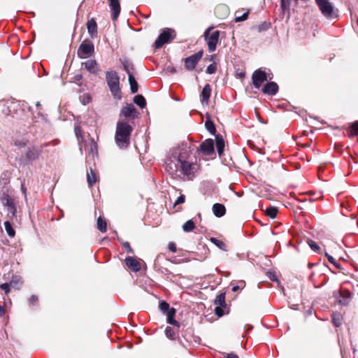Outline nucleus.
Listing matches in <instances>:
<instances>
[{
	"mask_svg": "<svg viewBox=\"0 0 358 358\" xmlns=\"http://www.w3.org/2000/svg\"><path fill=\"white\" fill-rule=\"evenodd\" d=\"M132 130L131 126L128 123L122 120L117 122L115 138L119 148H124L128 147Z\"/></svg>",
	"mask_w": 358,
	"mask_h": 358,
	"instance_id": "f257e3e1",
	"label": "nucleus"
},
{
	"mask_svg": "<svg viewBox=\"0 0 358 358\" xmlns=\"http://www.w3.org/2000/svg\"><path fill=\"white\" fill-rule=\"evenodd\" d=\"M187 150H183V152H180L177 156L176 161L180 164L179 171L182 175L184 180H191L194 177L196 164L189 162L187 160Z\"/></svg>",
	"mask_w": 358,
	"mask_h": 358,
	"instance_id": "f03ea898",
	"label": "nucleus"
},
{
	"mask_svg": "<svg viewBox=\"0 0 358 358\" xmlns=\"http://www.w3.org/2000/svg\"><path fill=\"white\" fill-rule=\"evenodd\" d=\"M107 84L114 97L121 99V90L120 88V78L114 71H108L106 75Z\"/></svg>",
	"mask_w": 358,
	"mask_h": 358,
	"instance_id": "7ed1b4c3",
	"label": "nucleus"
},
{
	"mask_svg": "<svg viewBox=\"0 0 358 358\" xmlns=\"http://www.w3.org/2000/svg\"><path fill=\"white\" fill-rule=\"evenodd\" d=\"M175 36L174 30L169 28L164 29L155 41L154 47L155 48H162L165 43L171 42L175 38Z\"/></svg>",
	"mask_w": 358,
	"mask_h": 358,
	"instance_id": "20e7f679",
	"label": "nucleus"
},
{
	"mask_svg": "<svg viewBox=\"0 0 358 358\" xmlns=\"http://www.w3.org/2000/svg\"><path fill=\"white\" fill-rule=\"evenodd\" d=\"M213 29V27H209L204 33V37L207 41L208 48L210 52L215 50L220 38V31L218 30L214 31L210 34Z\"/></svg>",
	"mask_w": 358,
	"mask_h": 358,
	"instance_id": "39448f33",
	"label": "nucleus"
},
{
	"mask_svg": "<svg viewBox=\"0 0 358 358\" xmlns=\"http://www.w3.org/2000/svg\"><path fill=\"white\" fill-rule=\"evenodd\" d=\"M322 14L327 18H331L334 14V6L329 0H315Z\"/></svg>",
	"mask_w": 358,
	"mask_h": 358,
	"instance_id": "423d86ee",
	"label": "nucleus"
},
{
	"mask_svg": "<svg viewBox=\"0 0 358 358\" xmlns=\"http://www.w3.org/2000/svg\"><path fill=\"white\" fill-rule=\"evenodd\" d=\"M203 56V51H199L198 52L185 58V67L188 71H192L196 67L198 62L200 61Z\"/></svg>",
	"mask_w": 358,
	"mask_h": 358,
	"instance_id": "0eeeda50",
	"label": "nucleus"
},
{
	"mask_svg": "<svg viewBox=\"0 0 358 358\" xmlns=\"http://www.w3.org/2000/svg\"><path fill=\"white\" fill-rule=\"evenodd\" d=\"M138 116V112L132 103H128L121 109L120 117L127 120H134Z\"/></svg>",
	"mask_w": 358,
	"mask_h": 358,
	"instance_id": "6e6552de",
	"label": "nucleus"
},
{
	"mask_svg": "<svg viewBox=\"0 0 358 358\" xmlns=\"http://www.w3.org/2000/svg\"><path fill=\"white\" fill-rule=\"evenodd\" d=\"M94 45L91 42H83L78 50V56L80 58H86L94 52Z\"/></svg>",
	"mask_w": 358,
	"mask_h": 358,
	"instance_id": "1a4fd4ad",
	"label": "nucleus"
},
{
	"mask_svg": "<svg viewBox=\"0 0 358 358\" xmlns=\"http://www.w3.org/2000/svg\"><path fill=\"white\" fill-rule=\"evenodd\" d=\"M252 79L255 87L259 89L262 83L267 80L266 73L261 69L256 70L252 74Z\"/></svg>",
	"mask_w": 358,
	"mask_h": 358,
	"instance_id": "9d476101",
	"label": "nucleus"
},
{
	"mask_svg": "<svg viewBox=\"0 0 358 358\" xmlns=\"http://www.w3.org/2000/svg\"><path fill=\"white\" fill-rule=\"evenodd\" d=\"M172 158L169 159L166 162V169L169 172L170 175H175L179 171L180 164L176 161L177 157H173Z\"/></svg>",
	"mask_w": 358,
	"mask_h": 358,
	"instance_id": "9b49d317",
	"label": "nucleus"
},
{
	"mask_svg": "<svg viewBox=\"0 0 358 358\" xmlns=\"http://www.w3.org/2000/svg\"><path fill=\"white\" fill-rule=\"evenodd\" d=\"M200 150L205 155H210L214 152V142L211 138L206 139L200 145Z\"/></svg>",
	"mask_w": 358,
	"mask_h": 358,
	"instance_id": "f8f14e48",
	"label": "nucleus"
},
{
	"mask_svg": "<svg viewBox=\"0 0 358 358\" xmlns=\"http://www.w3.org/2000/svg\"><path fill=\"white\" fill-rule=\"evenodd\" d=\"M110 8L112 12L113 20H116L120 13V0H108Z\"/></svg>",
	"mask_w": 358,
	"mask_h": 358,
	"instance_id": "ddd939ff",
	"label": "nucleus"
},
{
	"mask_svg": "<svg viewBox=\"0 0 358 358\" xmlns=\"http://www.w3.org/2000/svg\"><path fill=\"white\" fill-rule=\"evenodd\" d=\"M82 66L91 73L96 74L99 71L97 62L94 59H89L82 63Z\"/></svg>",
	"mask_w": 358,
	"mask_h": 358,
	"instance_id": "4468645a",
	"label": "nucleus"
},
{
	"mask_svg": "<svg viewBox=\"0 0 358 358\" xmlns=\"http://www.w3.org/2000/svg\"><path fill=\"white\" fill-rule=\"evenodd\" d=\"M211 94V88L209 84H206L203 88L201 93L200 94L201 96V102L202 105H208L209 101V98Z\"/></svg>",
	"mask_w": 358,
	"mask_h": 358,
	"instance_id": "2eb2a0df",
	"label": "nucleus"
},
{
	"mask_svg": "<svg viewBox=\"0 0 358 358\" xmlns=\"http://www.w3.org/2000/svg\"><path fill=\"white\" fill-rule=\"evenodd\" d=\"M278 86L274 82L268 83L262 89V92L264 94L268 95H274L278 92Z\"/></svg>",
	"mask_w": 358,
	"mask_h": 358,
	"instance_id": "dca6fc26",
	"label": "nucleus"
},
{
	"mask_svg": "<svg viewBox=\"0 0 358 358\" xmlns=\"http://www.w3.org/2000/svg\"><path fill=\"white\" fill-rule=\"evenodd\" d=\"M213 213L217 217H221L226 213V208L223 204L215 203L212 208Z\"/></svg>",
	"mask_w": 358,
	"mask_h": 358,
	"instance_id": "f3484780",
	"label": "nucleus"
},
{
	"mask_svg": "<svg viewBox=\"0 0 358 358\" xmlns=\"http://www.w3.org/2000/svg\"><path fill=\"white\" fill-rule=\"evenodd\" d=\"M127 266L134 271H138L141 269L140 263L134 258L129 257L125 259Z\"/></svg>",
	"mask_w": 358,
	"mask_h": 358,
	"instance_id": "a211bd4d",
	"label": "nucleus"
},
{
	"mask_svg": "<svg viewBox=\"0 0 358 358\" xmlns=\"http://www.w3.org/2000/svg\"><path fill=\"white\" fill-rule=\"evenodd\" d=\"M87 28L89 34L94 37L97 34V24L94 19L92 18L87 22Z\"/></svg>",
	"mask_w": 358,
	"mask_h": 358,
	"instance_id": "6ab92c4d",
	"label": "nucleus"
},
{
	"mask_svg": "<svg viewBox=\"0 0 358 358\" xmlns=\"http://www.w3.org/2000/svg\"><path fill=\"white\" fill-rule=\"evenodd\" d=\"M41 152V149L32 148L28 150L26 154V157L29 161H33L38 158Z\"/></svg>",
	"mask_w": 358,
	"mask_h": 358,
	"instance_id": "aec40b11",
	"label": "nucleus"
},
{
	"mask_svg": "<svg viewBox=\"0 0 358 358\" xmlns=\"http://www.w3.org/2000/svg\"><path fill=\"white\" fill-rule=\"evenodd\" d=\"M351 293L349 291H342L338 298V303L341 305H348L351 299Z\"/></svg>",
	"mask_w": 358,
	"mask_h": 358,
	"instance_id": "412c9836",
	"label": "nucleus"
},
{
	"mask_svg": "<svg viewBox=\"0 0 358 358\" xmlns=\"http://www.w3.org/2000/svg\"><path fill=\"white\" fill-rule=\"evenodd\" d=\"M175 315H176V310H175V308H171L166 313L167 322L170 324H172L173 326L179 327H180L179 322L174 319Z\"/></svg>",
	"mask_w": 358,
	"mask_h": 358,
	"instance_id": "4be33fe9",
	"label": "nucleus"
},
{
	"mask_svg": "<svg viewBox=\"0 0 358 358\" xmlns=\"http://www.w3.org/2000/svg\"><path fill=\"white\" fill-rule=\"evenodd\" d=\"M216 142V148L218 152V155L221 156L223 154L224 148V141L223 138L221 136H217L215 138Z\"/></svg>",
	"mask_w": 358,
	"mask_h": 358,
	"instance_id": "5701e85b",
	"label": "nucleus"
},
{
	"mask_svg": "<svg viewBox=\"0 0 358 358\" xmlns=\"http://www.w3.org/2000/svg\"><path fill=\"white\" fill-rule=\"evenodd\" d=\"M87 183L90 187H92L97 180V176L96 173L90 168V170L87 173Z\"/></svg>",
	"mask_w": 358,
	"mask_h": 358,
	"instance_id": "b1692460",
	"label": "nucleus"
},
{
	"mask_svg": "<svg viewBox=\"0 0 358 358\" xmlns=\"http://www.w3.org/2000/svg\"><path fill=\"white\" fill-rule=\"evenodd\" d=\"M1 202L6 207H8L15 203L13 199L7 194H3L1 196Z\"/></svg>",
	"mask_w": 358,
	"mask_h": 358,
	"instance_id": "393cba45",
	"label": "nucleus"
},
{
	"mask_svg": "<svg viewBox=\"0 0 358 358\" xmlns=\"http://www.w3.org/2000/svg\"><path fill=\"white\" fill-rule=\"evenodd\" d=\"M129 85H130L131 92L133 94L137 92V91H138V83H137L136 80H135V78H134L133 75H129Z\"/></svg>",
	"mask_w": 358,
	"mask_h": 358,
	"instance_id": "a878e982",
	"label": "nucleus"
},
{
	"mask_svg": "<svg viewBox=\"0 0 358 358\" xmlns=\"http://www.w3.org/2000/svg\"><path fill=\"white\" fill-rule=\"evenodd\" d=\"M90 155L94 157L97 155L98 153V145L94 139H92L90 142Z\"/></svg>",
	"mask_w": 358,
	"mask_h": 358,
	"instance_id": "bb28decb",
	"label": "nucleus"
},
{
	"mask_svg": "<svg viewBox=\"0 0 358 358\" xmlns=\"http://www.w3.org/2000/svg\"><path fill=\"white\" fill-rule=\"evenodd\" d=\"M97 229L102 233H104L106 231L107 229V223L106 220H103L101 217H98L97 219Z\"/></svg>",
	"mask_w": 358,
	"mask_h": 358,
	"instance_id": "cd10ccee",
	"label": "nucleus"
},
{
	"mask_svg": "<svg viewBox=\"0 0 358 358\" xmlns=\"http://www.w3.org/2000/svg\"><path fill=\"white\" fill-rule=\"evenodd\" d=\"M205 127L211 134H215L216 129L215 124L209 117L207 118L205 122Z\"/></svg>",
	"mask_w": 358,
	"mask_h": 358,
	"instance_id": "c85d7f7f",
	"label": "nucleus"
},
{
	"mask_svg": "<svg viewBox=\"0 0 358 358\" xmlns=\"http://www.w3.org/2000/svg\"><path fill=\"white\" fill-rule=\"evenodd\" d=\"M134 101L141 108H145L146 106L145 99L142 95H136L134 99Z\"/></svg>",
	"mask_w": 358,
	"mask_h": 358,
	"instance_id": "c756f323",
	"label": "nucleus"
},
{
	"mask_svg": "<svg viewBox=\"0 0 358 358\" xmlns=\"http://www.w3.org/2000/svg\"><path fill=\"white\" fill-rule=\"evenodd\" d=\"M124 70L127 73L128 76L133 75V71L134 70V65L131 62L129 61H124L122 63Z\"/></svg>",
	"mask_w": 358,
	"mask_h": 358,
	"instance_id": "7c9ffc66",
	"label": "nucleus"
},
{
	"mask_svg": "<svg viewBox=\"0 0 358 358\" xmlns=\"http://www.w3.org/2000/svg\"><path fill=\"white\" fill-rule=\"evenodd\" d=\"M4 227H5L6 231L7 234L8 235V236H10L11 238L15 236V231L9 221H6L4 222Z\"/></svg>",
	"mask_w": 358,
	"mask_h": 358,
	"instance_id": "2f4dec72",
	"label": "nucleus"
},
{
	"mask_svg": "<svg viewBox=\"0 0 358 358\" xmlns=\"http://www.w3.org/2000/svg\"><path fill=\"white\" fill-rule=\"evenodd\" d=\"M16 282L13 280L9 283H3L0 285V288L8 294L10 292V287H15Z\"/></svg>",
	"mask_w": 358,
	"mask_h": 358,
	"instance_id": "473e14b6",
	"label": "nucleus"
},
{
	"mask_svg": "<svg viewBox=\"0 0 358 358\" xmlns=\"http://www.w3.org/2000/svg\"><path fill=\"white\" fill-rule=\"evenodd\" d=\"M350 136H358V121L354 122L350 127L348 131Z\"/></svg>",
	"mask_w": 358,
	"mask_h": 358,
	"instance_id": "72a5a7b5",
	"label": "nucleus"
},
{
	"mask_svg": "<svg viewBox=\"0 0 358 358\" xmlns=\"http://www.w3.org/2000/svg\"><path fill=\"white\" fill-rule=\"evenodd\" d=\"M215 303L219 306H226L224 294H220L216 296Z\"/></svg>",
	"mask_w": 358,
	"mask_h": 358,
	"instance_id": "f704fd0d",
	"label": "nucleus"
},
{
	"mask_svg": "<svg viewBox=\"0 0 358 358\" xmlns=\"http://www.w3.org/2000/svg\"><path fill=\"white\" fill-rule=\"evenodd\" d=\"M194 228L195 224L192 220L187 221L182 226L183 230L187 232L192 231Z\"/></svg>",
	"mask_w": 358,
	"mask_h": 358,
	"instance_id": "c9c22d12",
	"label": "nucleus"
},
{
	"mask_svg": "<svg viewBox=\"0 0 358 358\" xmlns=\"http://www.w3.org/2000/svg\"><path fill=\"white\" fill-rule=\"evenodd\" d=\"M277 213H278V210L275 207H269V208H267L266 210V215H268L269 217H271L272 219H273L276 217Z\"/></svg>",
	"mask_w": 358,
	"mask_h": 358,
	"instance_id": "e433bc0d",
	"label": "nucleus"
},
{
	"mask_svg": "<svg viewBox=\"0 0 358 358\" xmlns=\"http://www.w3.org/2000/svg\"><path fill=\"white\" fill-rule=\"evenodd\" d=\"M210 241L215 244L217 247H218L220 249L222 250H227L226 249V245L224 242L215 238H211Z\"/></svg>",
	"mask_w": 358,
	"mask_h": 358,
	"instance_id": "4c0bfd02",
	"label": "nucleus"
},
{
	"mask_svg": "<svg viewBox=\"0 0 358 358\" xmlns=\"http://www.w3.org/2000/svg\"><path fill=\"white\" fill-rule=\"evenodd\" d=\"M249 12L247 11L244 13L243 15H240L239 12L237 11L235 13V21L236 22H243L248 19Z\"/></svg>",
	"mask_w": 358,
	"mask_h": 358,
	"instance_id": "58836bf2",
	"label": "nucleus"
},
{
	"mask_svg": "<svg viewBox=\"0 0 358 358\" xmlns=\"http://www.w3.org/2000/svg\"><path fill=\"white\" fill-rule=\"evenodd\" d=\"M332 320L336 327H339L341 324V315L338 313H333Z\"/></svg>",
	"mask_w": 358,
	"mask_h": 358,
	"instance_id": "ea45409f",
	"label": "nucleus"
},
{
	"mask_svg": "<svg viewBox=\"0 0 358 358\" xmlns=\"http://www.w3.org/2000/svg\"><path fill=\"white\" fill-rule=\"evenodd\" d=\"M8 208V216L10 217V218H13L14 217L16 216V212H17V210H16V208H15V203L7 207Z\"/></svg>",
	"mask_w": 358,
	"mask_h": 358,
	"instance_id": "a19ab883",
	"label": "nucleus"
},
{
	"mask_svg": "<svg viewBox=\"0 0 358 358\" xmlns=\"http://www.w3.org/2000/svg\"><path fill=\"white\" fill-rule=\"evenodd\" d=\"M166 336L170 339H175L176 334L173 329L170 327H167L165 330Z\"/></svg>",
	"mask_w": 358,
	"mask_h": 358,
	"instance_id": "79ce46f5",
	"label": "nucleus"
},
{
	"mask_svg": "<svg viewBox=\"0 0 358 358\" xmlns=\"http://www.w3.org/2000/svg\"><path fill=\"white\" fill-rule=\"evenodd\" d=\"M159 309L163 313H168V311L171 309L169 308V304L166 301H162L159 303Z\"/></svg>",
	"mask_w": 358,
	"mask_h": 358,
	"instance_id": "37998d69",
	"label": "nucleus"
},
{
	"mask_svg": "<svg viewBox=\"0 0 358 358\" xmlns=\"http://www.w3.org/2000/svg\"><path fill=\"white\" fill-rule=\"evenodd\" d=\"M308 245L310 246V248L315 252H319L320 248V247L318 246V245L313 241L312 240H308Z\"/></svg>",
	"mask_w": 358,
	"mask_h": 358,
	"instance_id": "c03bdc74",
	"label": "nucleus"
},
{
	"mask_svg": "<svg viewBox=\"0 0 358 358\" xmlns=\"http://www.w3.org/2000/svg\"><path fill=\"white\" fill-rule=\"evenodd\" d=\"M217 71V64L215 63H213L210 64L206 69V72L208 74H213L215 73Z\"/></svg>",
	"mask_w": 358,
	"mask_h": 358,
	"instance_id": "a18cd8bd",
	"label": "nucleus"
},
{
	"mask_svg": "<svg viewBox=\"0 0 358 358\" xmlns=\"http://www.w3.org/2000/svg\"><path fill=\"white\" fill-rule=\"evenodd\" d=\"M185 201V196L183 194H181L180 196L178 197L176 201L174 203V206H177L178 204L183 203Z\"/></svg>",
	"mask_w": 358,
	"mask_h": 358,
	"instance_id": "49530a36",
	"label": "nucleus"
},
{
	"mask_svg": "<svg viewBox=\"0 0 358 358\" xmlns=\"http://www.w3.org/2000/svg\"><path fill=\"white\" fill-rule=\"evenodd\" d=\"M223 306H217L215 308V314L218 316V317H221L224 315V312L222 310V308Z\"/></svg>",
	"mask_w": 358,
	"mask_h": 358,
	"instance_id": "de8ad7c7",
	"label": "nucleus"
},
{
	"mask_svg": "<svg viewBox=\"0 0 358 358\" xmlns=\"http://www.w3.org/2000/svg\"><path fill=\"white\" fill-rule=\"evenodd\" d=\"M37 302H38V296L36 295H32L29 299V305H31V306L35 305Z\"/></svg>",
	"mask_w": 358,
	"mask_h": 358,
	"instance_id": "09e8293b",
	"label": "nucleus"
},
{
	"mask_svg": "<svg viewBox=\"0 0 358 358\" xmlns=\"http://www.w3.org/2000/svg\"><path fill=\"white\" fill-rule=\"evenodd\" d=\"M220 10H223L224 11V16L227 15L228 14V8L223 5L219 6L216 8V13H217Z\"/></svg>",
	"mask_w": 358,
	"mask_h": 358,
	"instance_id": "8fccbe9b",
	"label": "nucleus"
},
{
	"mask_svg": "<svg viewBox=\"0 0 358 358\" xmlns=\"http://www.w3.org/2000/svg\"><path fill=\"white\" fill-rule=\"evenodd\" d=\"M168 248L172 252H176L177 251L176 245L173 242H170L169 243Z\"/></svg>",
	"mask_w": 358,
	"mask_h": 358,
	"instance_id": "3c124183",
	"label": "nucleus"
},
{
	"mask_svg": "<svg viewBox=\"0 0 358 358\" xmlns=\"http://www.w3.org/2000/svg\"><path fill=\"white\" fill-rule=\"evenodd\" d=\"M223 356L224 358H239L238 356L234 353V352H230V353H223Z\"/></svg>",
	"mask_w": 358,
	"mask_h": 358,
	"instance_id": "603ef678",
	"label": "nucleus"
},
{
	"mask_svg": "<svg viewBox=\"0 0 358 358\" xmlns=\"http://www.w3.org/2000/svg\"><path fill=\"white\" fill-rule=\"evenodd\" d=\"M270 26V24H267L266 22H264L263 24H262L261 25L258 26V31H262L263 30H265L266 29H268Z\"/></svg>",
	"mask_w": 358,
	"mask_h": 358,
	"instance_id": "864d4df0",
	"label": "nucleus"
},
{
	"mask_svg": "<svg viewBox=\"0 0 358 358\" xmlns=\"http://www.w3.org/2000/svg\"><path fill=\"white\" fill-rule=\"evenodd\" d=\"M325 256L327 257L328 261H329L330 263H331V264H334V265H336V260H335V259H334L332 256H331L330 255H329L327 252H326V253H325Z\"/></svg>",
	"mask_w": 358,
	"mask_h": 358,
	"instance_id": "5fc2aeb1",
	"label": "nucleus"
},
{
	"mask_svg": "<svg viewBox=\"0 0 358 358\" xmlns=\"http://www.w3.org/2000/svg\"><path fill=\"white\" fill-rule=\"evenodd\" d=\"M124 247L126 248L127 252H130V253H132L133 252V250L129 245V243L128 242H125L123 244Z\"/></svg>",
	"mask_w": 358,
	"mask_h": 358,
	"instance_id": "6e6d98bb",
	"label": "nucleus"
},
{
	"mask_svg": "<svg viewBox=\"0 0 358 358\" xmlns=\"http://www.w3.org/2000/svg\"><path fill=\"white\" fill-rule=\"evenodd\" d=\"M75 133L76 136L78 138L80 136H81V129L79 126H76L74 128Z\"/></svg>",
	"mask_w": 358,
	"mask_h": 358,
	"instance_id": "4d7b16f0",
	"label": "nucleus"
},
{
	"mask_svg": "<svg viewBox=\"0 0 358 358\" xmlns=\"http://www.w3.org/2000/svg\"><path fill=\"white\" fill-rule=\"evenodd\" d=\"M231 289L233 292H237L238 290L241 289V287L239 285H235L233 286Z\"/></svg>",
	"mask_w": 358,
	"mask_h": 358,
	"instance_id": "13d9d810",
	"label": "nucleus"
},
{
	"mask_svg": "<svg viewBox=\"0 0 358 358\" xmlns=\"http://www.w3.org/2000/svg\"><path fill=\"white\" fill-rule=\"evenodd\" d=\"M5 313L4 308L2 306H0V316H3Z\"/></svg>",
	"mask_w": 358,
	"mask_h": 358,
	"instance_id": "bf43d9fd",
	"label": "nucleus"
},
{
	"mask_svg": "<svg viewBox=\"0 0 358 358\" xmlns=\"http://www.w3.org/2000/svg\"><path fill=\"white\" fill-rule=\"evenodd\" d=\"M239 286L241 287V289H242L244 287V286H245V283H244V282H241L240 283V285H239Z\"/></svg>",
	"mask_w": 358,
	"mask_h": 358,
	"instance_id": "052dcab7",
	"label": "nucleus"
},
{
	"mask_svg": "<svg viewBox=\"0 0 358 358\" xmlns=\"http://www.w3.org/2000/svg\"><path fill=\"white\" fill-rule=\"evenodd\" d=\"M36 106H41L40 103H39V102H37V103H36Z\"/></svg>",
	"mask_w": 358,
	"mask_h": 358,
	"instance_id": "680f3d73",
	"label": "nucleus"
}]
</instances>
